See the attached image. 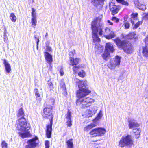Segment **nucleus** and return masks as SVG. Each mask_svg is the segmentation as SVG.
Instances as JSON below:
<instances>
[{
    "label": "nucleus",
    "instance_id": "nucleus-37",
    "mask_svg": "<svg viewBox=\"0 0 148 148\" xmlns=\"http://www.w3.org/2000/svg\"><path fill=\"white\" fill-rule=\"evenodd\" d=\"M75 53V50L69 52V55L70 59H72V58H73L74 53Z\"/></svg>",
    "mask_w": 148,
    "mask_h": 148
},
{
    "label": "nucleus",
    "instance_id": "nucleus-8",
    "mask_svg": "<svg viewBox=\"0 0 148 148\" xmlns=\"http://www.w3.org/2000/svg\"><path fill=\"white\" fill-rule=\"evenodd\" d=\"M121 59L120 57L118 56H116L114 60L111 61L108 64V67L111 69H114L116 66H119L120 65Z\"/></svg>",
    "mask_w": 148,
    "mask_h": 148
},
{
    "label": "nucleus",
    "instance_id": "nucleus-25",
    "mask_svg": "<svg viewBox=\"0 0 148 148\" xmlns=\"http://www.w3.org/2000/svg\"><path fill=\"white\" fill-rule=\"evenodd\" d=\"M102 56L103 59L106 60L110 57V54L109 52L105 51L104 53Z\"/></svg>",
    "mask_w": 148,
    "mask_h": 148
},
{
    "label": "nucleus",
    "instance_id": "nucleus-5",
    "mask_svg": "<svg viewBox=\"0 0 148 148\" xmlns=\"http://www.w3.org/2000/svg\"><path fill=\"white\" fill-rule=\"evenodd\" d=\"M114 40L119 48L123 49L125 52L128 54H130L132 53V47L131 44L124 41H121L118 38Z\"/></svg>",
    "mask_w": 148,
    "mask_h": 148
},
{
    "label": "nucleus",
    "instance_id": "nucleus-55",
    "mask_svg": "<svg viewBox=\"0 0 148 148\" xmlns=\"http://www.w3.org/2000/svg\"><path fill=\"white\" fill-rule=\"evenodd\" d=\"M49 146H45V148H49Z\"/></svg>",
    "mask_w": 148,
    "mask_h": 148
},
{
    "label": "nucleus",
    "instance_id": "nucleus-15",
    "mask_svg": "<svg viewBox=\"0 0 148 148\" xmlns=\"http://www.w3.org/2000/svg\"><path fill=\"white\" fill-rule=\"evenodd\" d=\"M66 118L67 120L66 123L67 126L69 127L71 126L72 125L71 120V113L69 111V110H68L67 113L66 115Z\"/></svg>",
    "mask_w": 148,
    "mask_h": 148
},
{
    "label": "nucleus",
    "instance_id": "nucleus-47",
    "mask_svg": "<svg viewBox=\"0 0 148 148\" xmlns=\"http://www.w3.org/2000/svg\"><path fill=\"white\" fill-rule=\"evenodd\" d=\"M143 16L145 17V18H148V13H144L143 14Z\"/></svg>",
    "mask_w": 148,
    "mask_h": 148
},
{
    "label": "nucleus",
    "instance_id": "nucleus-42",
    "mask_svg": "<svg viewBox=\"0 0 148 148\" xmlns=\"http://www.w3.org/2000/svg\"><path fill=\"white\" fill-rule=\"evenodd\" d=\"M111 20L112 21H114L116 22H118L119 21V19L115 17H113L112 18Z\"/></svg>",
    "mask_w": 148,
    "mask_h": 148
},
{
    "label": "nucleus",
    "instance_id": "nucleus-14",
    "mask_svg": "<svg viewBox=\"0 0 148 148\" xmlns=\"http://www.w3.org/2000/svg\"><path fill=\"white\" fill-rule=\"evenodd\" d=\"M3 61V63L4 65L5 68L6 72L8 73H10L12 70L11 66L10 64L5 59H4Z\"/></svg>",
    "mask_w": 148,
    "mask_h": 148
},
{
    "label": "nucleus",
    "instance_id": "nucleus-11",
    "mask_svg": "<svg viewBox=\"0 0 148 148\" xmlns=\"http://www.w3.org/2000/svg\"><path fill=\"white\" fill-rule=\"evenodd\" d=\"M109 7L110 10L111 11L112 14L113 15L116 14L118 12L119 9L116 5L112 2H111L109 3Z\"/></svg>",
    "mask_w": 148,
    "mask_h": 148
},
{
    "label": "nucleus",
    "instance_id": "nucleus-36",
    "mask_svg": "<svg viewBox=\"0 0 148 148\" xmlns=\"http://www.w3.org/2000/svg\"><path fill=\"white\" fill-rule=\"evenodd\" d=\"M90 109L92 111L93 114H95L97 110V108L95 106H92Z\"/></svg>",
    "mask_w": 148,
    "mask_h": 148
},
{
    "label": "nucleus",
    "instance_id": "nucleus-7",
    "mask_svg": "<svg viewBox=\"0 0 148 148\" xmlns=\"http://www.w3.org/2000/svg\"><path fill=\"white\" fill-rule=\"evenodd\" d=\"M106 132V130L104 128H97L92 130L90 132V134L93 137L101 136L103 135Z\"/></svg>",
    "mask_w": 148,
    "mask_h": 148
},
{
    "label": "nucleus",
    "instance_id": "nucleus-17",
    "mask_svg": "<svg viewBox=\"0 0 148 148\" xmlns=\"http://www.w3.org/2000/svg\"><path fill=\"white\" fill-rule=\"evenodd\" d=\"M105 51L113 52L114 51L113 45L110 43H107L105 46Z\"/></svg>",
    "mask_w": 148,
    "mask_h": 148
},
{
    "label": "nucleus",
    "instance_id": "nucleus-2",
    "mask_svg": "<svg viewBox=\"0 0 148 148\" xmlns=\"http://www.w3.org/2000/svg\"><path fill=\"white\" fill-rule=\"evenodd\" d=\"M101 19L100 18H97L93 21L91 24V27L92 30V35L93 39V41L94 43L97 42H99L100 40V38L98 37L97 33L99 31V34L100 36L103 35L102 29L104 25L101 22Z\"/></svg>",
    "mask_w": 148,
    "mask_h": 148
},
{
    "label": "nucleus",
    "instance_id": "nucleus-49",
    "mask_svg": "<svg viewBox=\"0 0 148 148\" xmlns=\"http://www.w3.org/2000/svg\"><path fill=\"white\" fill-rule=\"evenodd\" d=\"M107 23H108V24L110 25H113V23L112 22L108 20L107 21Z\"/></svg>",
    "mask_w": 148,
    "mask_h": 148
},
{
    "label": "nucleus",
    "instance_id": "nucleus-48",
    "mask_svg": "<svg viewBox=\"0 0 148 148\" xmlns=\"http://www.w3.org/2000/svg\"><path fill=\"white\" fill-rule=\"evenodd\" d=\"M60 73L61 75H63L64 74V72L62 69L60 70Z\"/></svg>",
    "mask_w": 148,
    "mask_h": 148
},
{
    "label": "nucleus",
    "instance_id": "nucleus-26",
    "mask_svg": "<svg viewBox=\"0 0 148 148\" xmlns=\"http://www.w3.org/2000/svg\"><path fill=\"white\" fill-rule=\"evenodd\" d=\"M133 132L136 135V138H138L139 136L140 133V130L139 129H133Z\"/></svg>",
    "mask_w": 148,
    "mask_h": 148
},
{
    "label": "nucleus",
    "instance_id": "nucleus-33",
    "mask_svg": "<svg viewBox=\"0 0 148 148\" xmlns=\"http://www.w3.org/2000/svg\"><path fill=\"white\" fill-rule=\"evenodd\" d=\"M116 1L119 3H121L123 5L127 6L129 4L128 2L125 1L124 0H116Z\"/></svg>",
    "mask_w": 148,
    "mask_h": 148
},
{
    "label": "nucleus",
    "instance_id": "nucleus-29",
    "mask_svg": "<svg viewBox=\"0 0 148 148\" xmlns=\"http://www.w3.org/2000/svg\"><path fill=\"white\" fill-rule=\"evenodd\" d=\"M60 88H62L64 91H65L66 90L65 83L63 79L61 80L60 81Z\"/></svg>",
    "mask_w": 148,
    "mask_h": 148
},
{
    "label": "nucleus",
    "instance_id": "nucleus-43",
    "mask_svg": "<svg viewBox=\"0 0 148 148\" xmlns=\"http://www.w3.org/2000/svg\"><path fill=\"white\" fill-rule=\"evenodd\" d=\"M95 47L96 48H98V50H101L103 51V47L102 46H101L100 47H98V46L97 45L95 46Z\"/></svg>",
    "mask_w": 148,
    "mask_h": 148
},
{
    "label": "nucleus",
    "instance_id": "nucleus-54",
    "mask_svg": "<svg viewBox=\"0 0 148 148\" xmlns=\"http://www.w3.org/2000/svg\"><path fill=\"white\" fill-rule=\"evenodd\" d=\"M48 37V33L47 32L46 33V35L45 36V37L46 38H47Z\"/></svg>",
    "mask_w": 148,
    "mask_h": 148
},
{
    "label": "nucleus",
    "instance_id": "nucleus-4",
    "mask_svg": "<svg viewBox=\"0 0 148 148\" xmlns=\"http://www.w3.org/2000/svg\"><path fill=\"white\" fill-rule=\"evenodd\" d=\"M52 107L51 105H48L43 109V116L44 117L48 118L51 117V119L50 123L49 125L47 126L46 134L47 137L50 138L51 137V132L52 131V125L53 124V116L52 115Z\"/></svg>",
    "mask_w": 148,
    "mask_h": 148
},
{
    "label": "nucleus",
    "instance_id": "nucleus-12",
    "mask_svg": "<svg viewBox=\"0 0 148 148\" xmlns=\"http://www.w3.org/2000/svg\"><path fill=\"white\" fill-rule=\"evenodd\" d=\"M36 139V138H34L28 140L27 142L28 144L26 146V148H35L37 145Z\"/></svg>",
    "mask_w": 148,
    "mask_h": 148
},
{
    "label": "nucleus",
    "instance_id": "nucleus-13",
    "mask_svg": "<svg viewBox=\"0 0 148 148\" xmlns=\"http://www.w3.org/2000/svg\"><path fill=\"white\" fill-rule=\"evenodd\" d=\"M105 0H94L92 1V4L96 7L99 8H101L103 5V2Z\"/></svg>",
    "mask_w": 148,
    "mask_h": 148
},
{
    "label": "nucleus",
    "instance_id": "nucleus-1",
    "mask_svg": "<svg viewBox=\"0 0 148 148\" xmlns=\"http://www.w3.org/2000/svg\"><path fill=\"white\" fill-rule=\"evenodd\" d=\"M75 80L79 88L76 94L78 98L76 101L77 106L82 108H85L90 106L92 103L94 102L95 100L88 97L84 98V97L88 95L91 92L88 89L87 81H80L77 79H76Z\"/></svg>",
    "mask_w": 148,
    "mask_h": 148
},
{
    "label": "nucleus",
    "instance_id": "nucleus-6",
    "mask_svg": "<svg viewBox=\"0 0 148 148\" xmlns=\"http://www.w3.org/2000/svg\"><path fill=\"white\" fill-rule=\"evenodd\" d=\"M133 144V141L132 140L131 136L128 135L121 138L119 142V145L120 147H123L125 145H132Z\"/></svg>",
    "mask_w": 148,
    "mask_h": 148
},
{
    "label": "nucleus",
    "instance_id": "nucleus-53",
    "mask_svg": "<svg viewBox=\"0 0 148 148\" xmlns=\"http://www.w3.org/2000/svg\"><path fill=\"white\" fill-rule=\"evenodd\" d=\"M35 10L33 8H32V13H35Z\"/></svg>",
    "mask_w": 148,
    "mask_h": 148
},
{
    "label": "nucleus",
    "instance_id": "nucleus-23",
    "mask_svg": "<svg viewBox=\"0 0 148 148\" xmlns=\"http://www.w3.org/2000/svg\"><path fill=\"white\" fill-rule=\"evenodd\" d=\"M137 35L134 32L129 34L127 36V38L129 39H133L135 40L137 38Z\"/></svg>",
    "mask_w": 148,
    "mask_h": 148
},
{
    "label": "nucleus",
    "instance_id": "nucleus-18",
    "mask_svg": "<svg viewBox=\"0 0 148 148\" xmlns=\"http://www.w3.org/2000/svg\"><path fill=\"white\" fill-rule=\"evenodd\" d=\"M129 126L130 129H134L135 127L139 126V124L134 120H130L129 121Z\"/></svg>",
    "mask_w": 148,
    "mask_h": 148
},
{
    "label": "nucleus",
    "instance_id": "nucleus-39",
    "mask_svg": "<svg viewBox=\"0 0 148 148\" xmlns=\"http://www.w3.org/2000/svg\"><path fill=\"white\" fill-rule=\"evenodd\" d=\"M87 113L88 114V116H91L93 114H93V113L92 112V111L90 109H89L87 110Z\"/></svg>",
    "mask_w": 148,
    "mask_h": 148
},
{
    "label": "nucleus",
    "instance_id": "nucleus-38",
    "mask_svg": "<svg viewBox=\"0 0 148 148\" xmlns=\"http://www.w3.org/2000/svg\"><path fill=\"white\" fill-rule=\"evenodd\" d=\"M79 68V66H74L73 68V70L75 73H77V71Z\"/></svg>",
    "mask_w": 148,
    "mask_h": 148
},
{
    "label": "nucleus",
    "instance_id": "nucleus-31",
    "mask_svg": "<svg viewBox=\"0 0 148 148\" xmlns=\"http://www.w3.org/2000/svg\"><path fill=\"white\" fill-rule=\"evenodd\" d=\"M102 116V112L100 111L99 113L98 114L97 116L94 119L93 121L94 122H96L97 121H98L100 119Z\"/></svg>",
    "mask_w": 148,
    "mask_h": 148
},
{
    "label": "nucleus",
    "instance_id": "nucleus-35",
    "mask_svg": "<svg viewBox=\"0 0 148 148\" xmlns=\"http://www.w3.org/2000/svg\"><path fill=\"white\" fill-rule=\"evenodd\" d=\"M142 23L141 22L138 21L137 22L136 24H134V25L133 27V28L134 29H136L140 25H141Z\"/></svg>",
    "mask_w": 148,
    "mask_h": 148
},
{
    "label": "nucleus",
    "instance_id": "nucleus-56",
    "mask_svg": "<svg viewBox=\"0 0 148 148\" xmlns=\"http://www.w3.org/2000/svg\"><path fill=\"white\" fill-rule=\"evenodd\" d=\"M49 84V85L50 86H51L52 85V83L51 82H50Z\"/></svg>",
    "mask_w": 148,
    "mask_h": 148
},
{
    "label": "nucleus",
    "instance_id": "nucleus-32",
    "mask_svg": "<svg viewBox=\"0 0 148 148\" xmlns=\"http://www.w3.org/2000/svg\"><path fill=\"white\" fill-rule=\"evenodd\" d=\"M85 74L86 73L85 71L83 70L80 71L78 73L79 76L82 78H83L85 77Z\"/></svg>",
    "mask_w": 148,
    "mask_h": 148
},
{
    "label": "nucleus",
    "instance_id": "nucleus-3",
    "mask_svg": "<svg viewBox=\"0 0 148 148\" xmlns=\"http://www.w3.org/2000/svg\"><path fill=\"white\" fill-rule=\"evenodd\" d=\"M16 130L21 132H25L24 133L19 132L20 135L23 138L28 137L30 134L28 131L30 129V126L27 122L25 119L24 118H19L16 121Z\"/></svg>",
    "mask_w": 148,
    "mask_h": 148
},
{
    "label": "nucleus",
    "instance_id": "nucleus-40",
    "mask_svg": "<svg viewBox=\"0 0 148 148\" xmlns=\"http://www.w3.org/2000/svg\"><path fill=\"white\" fill-rule=\"evenodd\" d=\"M34 92L36 97H40V94L39 93L37 89L36 88L34 89Z\"/></svg>",
    "mask_w": 148,
    "mask_h": 148
},
{
    "label": "nucleus",
    "instance_id": "nucleus-45",
    "mask_svg": "<svg viewBox=\"0 0 148 148\" xmlns=\"http://www.w3.org/2000/svg\"><path fill=\"white\" fill-rule=\"evenodd\" d=\"M145 44L148 46V36H147L145 40Z\"/></svg>",
    "mask_w": 148,
    "mask_h": 148
},
{
    "label": "nucleus",
    "instance_id": "nucleus-16",
    "mask_svg": "<svg viewBox=\"0 0 148 148\" xmlns=\"http://www.w3.org/2000/svg\"><path fill=\"white\" fill-rule=\"evenodd\" d=\"M44 56L46 62L49 64L52 62L53 59L52 56L47 52H44Z\"/></svg>",
    "mask_w": 148,
    "mask_h": 148
},
{
    "label": "nucleus",
    "instance_id": "nucleus-27",
    "mask_svg": "<svg viewBox=\"0 0 148 148\" xmlns=\"http://www.w3.org/2000/svg\"><path fill=\"white\" fill-rule=\"evenodd\" d=\"M24 115V112L22 108H20L19 109L18 113L17 114V117L18 118H24L23 116Z\"/></svg>",
    "mask_w": 148,
    "mask_h": 148
},
{
    "label": "nucleus",
    "instance_id": "nucleus-30",
    "mask_svg": "<svg viewBox=\"0 0 148 148\" xmlns=\"http://www.w3.org/2000/svg\"><path fill=\"white\" fill-rule=\"evenodd\" d=\"M37 23L36 18H32L31 19V23L32 26L34 28H35Z\"/></svg>",
    "mask_w": 148,
    "mask_h": 148
},
{
    "label": "nucleus",
    "instance_id": "nucleus-44",
    "mask_svg": "<svg viewBox=\"0 0 148 148\" xmlns=\"http://www.w3.org/2000/svg\"><path fill=\"white\" fill-rule=\"evenodd\" d=\"M125 28L126 29L129 28L130 27L129 23L127 22H126V23H125Z\"/></svg>",
    "mask_w": 148,
    "mask_h": 148
},
{
    "label": "nucleus",
    "instance_id": "nucleus-24",
    "mask_svg": "<svg viewBox=\"0 0 148 148\" xmlns=\"http://www.w3.org/2000/svg\"><path fill=\"white\" fill-rule=\"evenodd\" d=\"M67 148H73V139H71L66 142Z\"/></svg>",
    "mask_w": 148,
    "mask_h": 148
},
{
    "label": "nucleus",
    "instance_id": "nucleus-22",
    "mask_svg": "<svg viewBox=\"0 0 148 148\" xmlns=\"http://www.w3.org/2000/svg\"><path fill=\"white\" fill-rule=\"evenodd\" d=\"M142 53L145 57L148 58V48L147 47H143Z\"/></svg>",
    "mask_w": 148,
    "mask_h": 148
},
{
    "label": "nucleus",
    "instance_id": "nucleus-51",
    "mask_svg": "<svg viewBox=\"0 0 148 148\" xmlns=\"http://www.w3.org/2000/svg\"><path fill=\"white\" fill-rule=\"evenodd\" d=\"M47 51H52V49L51 48L49 47H47Z\"/></svg>",
    "mask_w": 148,
    "mask_h": 148
},
{
    "label": "nucleus",
    "instance_id": "nucleus-41",
    "mask_svg": "<svg viewBox=\"0 0 148 148\" xmlns=\"http://www.w3.org/2000/svg\"><path fill=\"white\" fill-rule=\"evenodd\" d=\"M34 38H35V40L37 44V47H38V43L39 42V38L36 36V35H34Z\"/></svg>",
    "mask_w": 148,
    "mask_h": 148
},
{
    "label": "nucleus",
    "instance_id": "nucleus-21",
    "mask_svg": "<svg viewBox=\"0 0 148 148\" xmlns=\"http://www.w3.org/2000/svg\"><path fill=\"white\" fill-rule=\"evenodd\" d=\"M96 125L97 124L96 123H91L90 124L88 125L84 128V130L86 131H88Z\"/></svg>",
    "mask_w": 148,
    "mask_h": 148
},
{
    "label": "nucleus",
    "instance_id": "nucleus-46",
    "mask_svg": "<svg viewBox=\"0 0 148 148\" xmlns=\"http://www.w3.org/2000/svg\"><path fill=\"white\" fill-rule=\"evenodd\" d=\"M36 13H32V18H36Z\"/></svg>",
    "mask_w": 148,
    "mask_h": 148
},
{
    "label": "nucleus",
    "instance_id": "nucleus-19",
    "mask_svg": "<svg viewBox=\"0 0 148 148\" xmlns=\"http://www.w3.org/2000/svg\"><path fill=\"white\" fill-rule=\"evenodd\" d=\"M138 14L137 13H133L131 15V22L132 24H134L137 20V16Z\"/></svg>",
    "mask_w": 148,
    "mask_h": 148
},
{
    "label": "nucleus",
    "instance_id": "nucleus-52",
    "mask_svg": "<svg viewBox=\"0 0 148 148\" xmlns=\"http://www.w3.org/2000/svg\"><path fill=\"white\" fill-rule=\"evenodd\" d=\"M45 146H49V142L47 140L45 141Z\"/></svg>",
    "mask_w": 148,
    "mask_h": 148
},
{
    "label": "nucleus",
    "instance_id": "nucleus-20",
    "mask_svg": "<svg viewBox=\"0 0 148 148\" xmlns=\"http://www.w3.org/2000/svg\"><path fill=\"white\" fill-rule=\"evenodd\" d=\"M70 65L72 66H76L79 63L80 60L79 58H76L72 60L70 59Z\"/></svg>",
    "mask_w": 148,
    "mask_h": 148
},
{
    "label": "nucleus",
    "instance_id": "nucleus-10",
    "mask_svg": "<svg viewBox=\"0 0 148 148\" xmlns=\"http://www.w3.org/2000/svg\"><path fill=\"white\" fill-rule=\"evenodd\" d=\"M134 3L140 10H144L146 8L143 0H134Z\"/></svg>",
    "mask_w": 148,
    "mask_h": 148
},
{
    "label": "nucleus",
    "instance_id": "nucleus-57",
    "mask_svg": "<svg viewBox=\"0 0 148 148\" xmlns=\"http://www.w3.org/2000/svg\"><path fill=\"white\" fill-rule=\"evenodd\" d=\"M37 48L38 49V47H37Z\"/></svg>",
    "mask_w": 148,
    "mask_h": 148
},
{
    "label": "nucleus",
    "instance_id": "nucleus-50",
    "mask_svg": "<svg viewBox=\"0 0 148 148\" xmlns=\"http://www.w3.org/2000/svg\"><path fill=\"white\" fill-rule=\"evenodd\" d=\"M41 99L40 97H36V100L39 102H40L41 101Z\"/></svg>",
    "mask_w": 148,
    "mask_h": 148
},
{
    "label": "nucleus",
    "instance_id": "nucleus-28",
    "mask_svg": "<svg viewBox=\"0 0 148 148\" xmlns=\"http://www.w3.org/2000/svg\"><path fill=\"white\" fill-rule=\"evenodd\" d=\"M10 18L11 21L14 22H15L17 19L16 16L13 13H12L10 14Z\"/></svg>",
    "mask_w": 148,
    "mask_h": 148
},
{
    "label": "nucleus",
    "instance_id": "nucleus-34",
    "mask_svg": "<svg viewBox=\"0 0 148 148\" xmlns=\"http://www.w3.org/2000/svg\"><path fill=\"white\" fill-rule=\"evenodd\" d=\"M2 148H7L8 144L5 141H3L1 143Z\"/></svg>",
    "mask_w": 148,
    "mask_h": 148
},
{
    "label": "nucleus",
    "instance_id": "nucleus-9",
    "mask_svg": "<svg viewBox=\"0 0 148 148\" xmlns=\"http://www.w3.org/2000/svg\"><path fill=\"white\" fill-rule=\"evenodd\" d=\"M104 34L106 38L108 39H110L114 38L115 36V34L113 32L111 28L107 27L105 29Z\"/></svg>",
    "mask_w": 148,
    "mask_h": 148
}]
</instances>
